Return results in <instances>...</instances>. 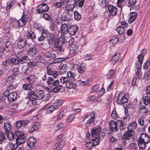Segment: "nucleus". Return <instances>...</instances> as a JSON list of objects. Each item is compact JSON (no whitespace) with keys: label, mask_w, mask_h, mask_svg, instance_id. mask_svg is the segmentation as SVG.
<instances>
[{"label":"nucleus","mask_w":150,"mask_h":150,"mask_svg":"<svg viewBox=\"0 0 150 150\" xmlns=\"http://www.w3.org/2000/svg\"><path fill=\"white\" fill-rule=\"evenodd\" d=\"M120 57L119 53H116L115 54L112 58L111 61L112 64H114L119 59Z\"/></svg>","instance_id":"473e14b6"},{"label":"nucleus","mask_w":150,"mask_h":150,"mask_svg":"<svg viewBox=\"0 0 150 150\" xmlns=\"http://www.w3.org/2000/svg\"><path fill=\"white\" fill-rule=\"evenodd\" d=\"M144 58V56L142 54H140L138 56V62H137L136 63V65H138L139 64H140L142 66V60Z\"/></svg>","instance_id":"ea45409f"},{"label":"nucleus","mask_w":150,"mask_h":150,"mask_svg":"<svg viewBox=\"0 0 150 150\" xmlns=\"http://www.w3.org/2000/svg\"><path fill=\"white\" fill-rule=\"evenodd\" d=\"M117 125L119 128L120 130L122 131L126 129V125L124 123V122L121 120H118L117 121Z\"/></svg>","instance_id":"bb28decb"},{"label":"nucleus","mask_w":150,"mask_h":150,"mask_svg":"<svg viewBox=\"0 0 150 150\" xmlns=\"http://www.w3.org/2000/svg\"><path fill=\"white\" fill-rule=\"evenodd\" d=\"M134 134V132H130L128 131L126 132L122 137V141L123 143L126 142L127 140H129Z\"/></svg>","instance_id":"1a4fd4ad"},{"label":"nucleus","mask_w":150,"mask_h":150,"mask_svg":"<svg viewBox=\"0 0 150 150\" xmlns=\"http://www.w3.org/2000/svg\"><path fill=\"white\" fill-rule=\"evenodd\" d=\"M108 10L112 16H115L117 13V9L112 5H109L108 6Z\"/></svg>","instance_id":"412c9836"},{"label":"nucleus","mask_w":150,"mask_h":150,"mask_svg":"<svg viewBox=\"0 0 150 150\" xmlns=\"http://www.w3.org/2000/svg\"><path fill=\"white\" fill-rule=\"evenodd\" d=\"M117 122H116L114 121L111 120L109 123V126L111 131L114 132H116L118 130Z\"/></svg>","instance_id":"4468645a"},{"label":"nucleus","mask_w":150,"mask_h":150,"mask_svg":"<svg viewBox=\"0 0 150 150\" xmlns=\"http://www.w3.org/2000/svg\"><path fill=\"white\" fill-rule=\"evenodd\" d=\"M36 140L32 137H30L29 138V147L33 149H34L35 147V144L36 143Z\"/></svg>","instance_id":"6ab92c4d"},{"label":"nucleus","mask_w":150,"mask_h":150,"mask_svg":"<svg viewBox=\"0 0 150 150\" xmlns=\"http://www.w3.org/2000/svg\"><path fill=\"white\" fill-rule=\"evenodd\" d=\"M30 88L29 87V104L30 106L36 104V100H42L45 97V95L43 91H40L37 92L35 95L36 89L35 88L31 86H30Z\"/></svg>","instance_id":"f257e3e1"},{"label":"nucleus","mask_w":150,"mask_h":150,"mask_svg":"<svg viewBox=\"0 0 150 150\" xmlns=\"http://www.w3.org/2000/svg\"><path fill=\"white\" fill-rule=\"evenodd\" d=\"M63 103L61 100H57V101L54 103L53 105L55 109L58 108L59 106H61L62 104Z\"/></svg>","instance_id":"09e8293b"},{"label":"nucleus","mask_w":150,"mask_h":150,"mask_svg":"<svg viewBox=\"0 0 150 150\" xmlns=\"http://www.w3.org/2000/svg\"><path fill=\"white\" fill-rule=\"evenodd\" d=\"M128 101V100L127 98H125V96H123L120 100L117 101V102L120 105H122V104L127 103Z\"/></svg>","instance_id":"4c0bfd02"},{"label":"nucleus","mask_w":150,"mask_h":150,"mask_svg":"<svg viewBox=\"0 0 150 150\" xmlns=\"http://www.w3.org/2000/svg\"><path fill=\"white\" fill-rule=\"evenodd\" d=\"M18 57L17 58H12L11 59H10V63H11L12 64L16 65H17L19 64L20 63V59H19V57Z\"/></svg>","instance_id":"f704fd0d"},{"label":"nucleus","mask_w":150,"mask_h":150,"mask_svg":"<svg viewBox=\"0 0 150 150\" xmlns=\"http://www.w3.org/2000/svg\"><path fill=\"white\" fill-rule=\"evenodd\" d=\"M37 11L39 13H42L47 11L49 10V7L45 4H41L38 5Z\"/></svg>","instance_id":"6e6552de"},{"label":"nucleus","mask_w":150,"mask_h":150,"mask_svg":"<svg viewBox=\"0 0 150 150\" xmlns=\"http://www.w3.org/2000/svg\"><path fill=\"white\" fill-rule=\"evenodd\" d=\"M13 75L15 76H17L19 74V72L17 68H14L12 70Z\"/></svg>","instance_id":"e2e57ef3"},{"label":"nucleus","mask_w":150,"mask_h":150,"mask_svg":"<svg viewBox=\"0 0 150 150\" xmlns=\"http://www.w3.org/2000/svg\"><path fill=\"white\" fill-rule=\"evenodd\" d=\"M26 41L24 38H20L18 41L17 43V46L19 49H21L25 45Z\"/></svg>","instance_id":"b1692460"},{"label":"nucleus","mask_w":150,"mask_h":150,"mask_svg":"<svg viewBox=\"0 0 150 150\" xmlns=\"http://www.w3.org/2000/svg\"><path fill=\"white\" fill-rule=\"evenodd\" d=\"M17 145L13 144L12 142H10L7 145L6 148L7 150H16Z\"/></svg>","instance_id":"c756f323"},{"label":"nucleus","mask_w":150,"mask_h":150,"mask_svg":"<svg viewBox=\"0 0 150 150\" xmlns=\"http://www.w3.org/2000/svg\"><path fill=\"white\" fill-rule=\"evenodd\" d=\"M71 15L67 12H64L62 13L61 15L62 20L64 21H68L71 19Z\"/></svg>","instance_id":"a211bd4d"},{"label":"nucleus","mask_w":150,"mask_h":150,"mask_svg":"<svg viewBox=\"0 0 150 150\" xmlns=\"http://www.w3.org/2000/svg\"><path fill=\"white\" fill-rule=\"evenodd\" d=\"M137 126V123L135 121H133L129 123L127 126L128 131L130 132H134V131L135 129Z\"/></svg>","instance_id":"9b49d317"},{"label":"nucleus","mask_w":150,"mask_h":150,"mask_svg":"<svg viewBox=\"0 0 150 150\" xmlns=\"http://www.w3.org/2000/svg\"><path fill=\"white\" fill-rule=\"evenodd\" d=\"M144 120V117L142 116L139 117L138 120V123L140 125L142 126L143 128H145L146 125V123L145 121Z\"/></svg>","instance_id":"cd10ccee"},{"label":"nucleus","mask_w":150,"mask_h":150,"mask_svg":"<svg viewBox=\"0 0 150 150\" xmlns=\"http://www.w3.org/2000/svg\"><path fill=\"white\" fill-rule=\"evenodd\" d=\"M116 30L118 34L120 35L122 34L125 31V29L120 26L117 27L116 28Z\"/></svg>","instance_id":"864d4df0"},{"label":"nucleus","mask_w":150,"mask_h":150,"mask_svg":"<svg viewBox=\"0 0 150 150\" xmlns=\"http://www.w3.org/2000/svg\"><path fill=\"white\" fill-rule=\"evenodd\" d=\"M101 129V128L100 126L93 129L91 133L92 137H95L98 136L101 137L100 136L101 133L100 132Z\"/></svg>","instance_id":"9d476101"},{"label":"nucleus","mask_w":150,"mask_h":150,"mask_svg":"<svg viewBox=\"0 0 150 150\" xmlns=\"http://www.w3.org/2000/svg\"><path fill=\"white\" fill-rule=\"evenodd\" d=\"M27 65H23L21 68V71L24 74L26 73L28 69V63L27 64Z\"/></svg>","instance_id":"69168bd1"},{"label":"nucleus","mask_w":150,"mask_h":150,"mask_svg":"<svg viewBox=\"0 0 150 150\" xmlns=\"http://www.w3.org/2000/svg\"><path fill=\"white\" fill-rule=\"evenodd\" d=\"M4 50L6 52H9L13 49L12 43L9 40H7L5 43Z\"/></svg>","instance_id":"f3484780"},{"label":"nucleus","mask_w":150,"mask_h":150,"mask_svg":"<svg viewBox=\"0 0 150 150\" xmlns=\"http://www.w3.org/2000/svg\"><path fill=\"white\" fill-rule=\"evenodd\" d=\"M118 41V38L114 36L112 37V39L110 40V43L113 45L116 44Z\"/></svg>","instance_id":"37998d69"},{"label":"nucleus","mask_w":150,"mask_h":150,"mask_svg":"<svg viewBox=\"0 0 150 150\" xmlns=\"http://www.w3.org/2000/svg\"><path fill=\"white\" fill-rule=\"evenodd\" d=\"M74 19L76 20H79L81 18V15L78 11H75L74 12Z\"/></svg>","instance_id":"a18cd8bd"},{"label":"nucleus","mask_w":150,"mask_h":150,"mask_svg":"<svg viewBox=\"0 0 150 150\" xmlns=\"http://www.w3.org/2000/svg\"><path fill=\"white\" fill-rule=\"evenodd\" d=\"M75 5L74 4H69L66 7V10L67 11H73L74 7Z\"/></svg>","instance_id":"79ce46f5"},{"label":"nucleus","mask_w":150,"mask_h":150,"mask_svg":"<svg viewBox=\"0 0 150 150\" xmlns=\"http://www.w3.org/2000/svg\"><path fill=\"white\" fill-rule=\"evenodd\" d=\"M150 142L149 136L146 134L142 133L141 134L138 141V145L140 148L143 149H145L146 144Z\"/></svg>","instance_id":"f03ea898"},{"label":"nucleus","mask_w":150,"mask_h":150,"mask_svg":"<svg viewBox=\"0 0 150 150\" xmlns=\"http://www.w3.org/2000/svg\"><path fill=\"white\" fill-rule=\"evenodd\" d=\"M78 83L81 86H84L88 85L90 83V81L88 79L86 80L85 81L79 80L78 81Z\"/></svg>","instance_id":"de8ad7c7"},{"label":"nucleus","mask_w":150,"mask_h":150,"mask_svg":"<svg viewBox=\"0 0 150 150\" xmlns=\"http://www.w3.org/2000/svg\"><path fill=\"white\" fill-rule=\"evenodd\" d=\"M11 126L8 123H5L4 125V128L6 132L8 133L11 129Z\"/></svg>","instance_id":"c03bdc74"},{"label":"nucleus","mask_w":150,"mask_h":150,"mask_svg":"<svg viewBox=\"0 0 150 150\" xmlns=\"http://www.w3.org/2000/svg\"><path fill=\"white\" fill-rule=\"evenodd\" d=\"M136 77L139 79H140L142 76V73L141 71L142 66L140 65V64H139L138 65H136Z\"/></svg>","instance_id":"dca6fc26"},{"label":"nucleus","mask_w":150,"mask_h":150,"mask_svg":"<svg viewBox=\"0 0 150 150\" xmlns=\"http://www.w3.org/2000/svg\"><path fill=\"white\" fill-rule=\"evenodd\" d=\"M62 142L61 141L55 145V146H56L55 150H60L63 148L64 145L63 144H62Z\"/></svg>","instance_id":"3c124183"},{"label":"nucleus","mask_w":150,"mask_h":150,"mask_svg":"<svg viewBox=\"0 0 150 150\" xmlns=\"http://www.w3.org/2000/svg\"><path fill=\"white\" fill-rule=\"evenodd\" d=\"M126 0H117V6L120 8L123 7L124 4Z\"/></svg>","instance_id":"5fc2aeb1"},{"label":"nucleus","mask_w":150,"mask_h":150,"mask_svg":"<svg viewBox=\"0 0 150 150\" xmlns=\"http://www.w3.org/2000/svg\"><path fill=\"white\" fill-rule=\"evenodd\" d=\"M90 114L91 117L86 123V125L88 126L94 121L95 117V112L93 111L90 113Z\"/></svg>","instance_id":"4be33fe9"},{"label":"nucleus","mask_w":150,"mask_h":150,"mask_svg":"<svg viewBox=\"0 0 150 150\" xmlns=\"http://www.w3.org/2000/svg\"><path fill=\"white\" fill-rule=\"evenodd\" d=\"M78 30V27L76 25H73L69 28L68 31L70 35H74L76 33Z\"/></svg>","instance_id":"aec40b11"},{"label":"nucleus","mask_w":150,"mask_h":150,"mask_svg":"<svg viewBox=\"0 0 150 150\" xmlns=\"http://www.w3.org/2000/svg\"><path fill=\"white\" fill-rule=\"evenodd\" d=\"M64 43L57 41H56L54 45V47L56 49V51L59 53L63 52L65 49Z\"/></svg>","instance_id":"0eeeda50"},{"label":"nucleus","mask_w":150,"mask_h":150,"mask_svg":"<svg viewBox=\"0 0 150 150\" xmlns=\"http://www.w3.org/2000/svg\"><path fill=\"white\" fill-rule=\"evenodd\" d=\"M16 5V2L12 1L7 3L6 7L7 11H9L11 7H14Z\"/></svg>","instance_id":"e433bc0d"},{"label":"nucleus","mask_w":150,"mask_h":150,"mask_svg":"<svg viewBox=\"0 0 150 150\" xmlns=\"http://www.w3.org/2000/svg\"><path fill=\"white\" fill-rule=\"evenodd\" d=\"M142 99L144 100V103L145 105H148L150 102V97L148 96H144Z\"/></svg>","instance_id":"49530a36"},{"label":"nucleus","mask_w":150,"mask_h":150,"mask_svg":"<svg viewBox=\"0 0 150 150\" xmlns=\"http://www.w3.org/2000/svg\"><path fill=\"white\" fill-rule=\"evenodd\" d=\"M63 4L62 2H56L53 4V6L56 8H60Z\"/></svg>","instance_id":"bf43d9fd"},{"label":"nucleus","mask_w":150,"mask_h":150,"mask_svg":"<svg viewBox=\"0 0 150 150\" xmlns=\"http://www.w3.org/2000/svg\"><path fill=\"white\" fill-rule=\"evenodd\" d=\"M10 93L9 91L7 90L4 92L3 95H0V110L3 108V102H6V100Z\"/></svg>","instance_id":"39448f33"},{"label":"nucleus","mask_w":150,"mask_h":150,"mask_svg":"<svg viewBox=\"0 0 150 150\" xmlns=\"http://www.w3.org/2000/svg\"><path fill=\"white\" fill-rule=\"evenodd\" d=\"M28 17L25 15L22 18L19 19L18 21L19 27H22L25 25L26 21H28Z\"/></svg>","instance_id":"2eb2a0df"},{"label":"nucleus","mask_w":150,"mask_h":150,"mask_svg":"<svg viewBox=\"0 0 150 150\" xmlns=\"http://www.w3.org/2000/svg\"><path fill=\"white\" fill-rule=\"evenodd\" d=\"M79 47L77 45L72 44L70 47V54L72 56L76 54L78 50Z\"/></svg>","instance_id":"f8f14e48"},{"label":"nucleus","mask_w":150,"mask_h":150,"mask_svg":"<svg viewBox=\"0 0 150 150\" xmlns=\"http://www.w3.org/2000/svg\"><path fill=\"white\" fill-rule=\"evenodd\" d=\"M36 79L34 76L33 75H30L29 77V89L30 88V86L31 85L33 86V88H35V85L34 83L35 82Z\"/></svg>","instance_id":"a878e982"},{"label":"nucleus","mask_w":150,"mask_h":150,"mask_svg":"<svg viewBox=\"0 0 150 150\" xmlns=\"http://www.w3.org/2000/svg\"><path fill=\"white\" fill-rule=\"evenodd\" d=\"M84 66L80 65L77 69L78 72L80 73L83 74L84 71Z\"/></svg>","instance_id":"0e129e2a"},{"label":"nucleus","mask_w":150,"mask_h":150,"mask_svg":"<svg viewBox=\"0 0 150 150\" xmlns=\"http://www.w3.org/2000/svg\"><path fill=\"white\" fill-rule=\"evenodd\" d=\"M93 138L92 139L93 142L91 144V142H89V144H91V146H92V144H93L94 146H96L98 145L99 139H103V136H102V137H99L98 136L96 137H92Z\"/></svg>","instance_id":"c85d7f7f"},{"label":"nucleus","mask_w":150,"mask_h":150,"mask_svg":"<svg viewBox=\"0 0 150 150\" xmlns=\"http://www.w3.org/2000/svg\"><path fill=\"white\" fill-rule=\"evenodd\" d=\"M137 15V13L135 12H132L130 13L129 17L128 20L129 23H132L135 20Z\"/></svg>","instance_id":"393cba45"},{"label":"nucleus","mask_w":150,"mask_h":150,"mask_svg":"<svg viewBox=\"0 0 150 150\" xmlns=\"http://www.w3.org/2000/svg\"><path fill=\"white\" fill-rule=\"evenodd\" d=\"M7 137L10 141L12 140L15 137L14 134L12 132H9L7 134Z\"/></svg>","instance_id":"13d9d810"},{"label":"nucleus","mask_w":150,"mask_h":150,"mask_svg":"<svg viewBox=\"0 0 150 150\" xmlns=\"http://www.w3.org/2000/svg\"><path fill=\"white\" fill-rule=\"evenodd\" d=\"M15 78L12 76H9L7 78L6 81L8 83H12L15 80Z\"/></svg>","instance_id":"680f3d73"},{"label":"nucleus","mask_w":150,"mask_h":150,"mask_svg":"<svg viewBox=\"0 0 150 150\" xmlns=\"http://www.w3.org/2000/svg\"><path fill=\"white\" fill-rule=\"evenodd\" d=\"M40 127V124L38 122H36L33 124L32 126L30 127L29 132L31 133L35 130L39 128Z\"/></svg>","instance_id":"5701e85b"},{"label":"nucleus","mask_w":150,"mask_h":150,"mask_svg":"<svg viewBox=\"0 0 150 150\" xmlns=\"http://www.w3.org/2000/svg\"><path fill=\"white\" fill-rule=\"evenodd\" d=\"M66 42L68 43L69 44H72L74 42V39L71 37H66Z\"/></svg>","instance_id":"8fccbe9b"},{"label":"nucleus","mask_w":150,"mask_h":150,"mask_svg":"<svg viewBox=\"0 0 150 150\" xmlns=\"http://www.w3.org/2000/svg\"><path fill=\"white\" fill-rule=\"evenodd\" d=\"M17 96V93L16 92H12L10 93L9 95L8 96L6 101L8 102H11L14 101L16 99Z\"/></svg>","instance_id":"ddd939ff"},{"label":"nucleus","mask_w":150,"mask_h":150,"mask_svg":"<svg viewBox=\"0 0 150 150\" xmlns=\"http://www.w3.org/2000/svg\"><path fill=\"white\" fill-rule=\"evenodd\" d=\"M16 135L17 137L16 139V143L17 145H20L25 142L26 138L22 132L17 131L16 132Z\"/></svg>","instance_id":"20e7f679"},{"label":"nucleus","mask_w":150,"mask_h":150,"mask_svg":"<svg viewBox=\"0 0 150 150\" xmlns=\"http://www.w3.org/2000/svg\"><path fill=\"white\" fill-rule=\"evenodd\" d=\"M59 73L62 74L67 71V66L66 64H61L60 65Z\"/></svg>","instance_id":"7c9ffc66"},{"label":"nucleus","mask_w":150,"mask_h":150,"mask_svg":"<svg viewBox=\"0 0 150 150\" xmlns=\"http://www.w3.org/2000/svg\"><path fill=\"white\" fill-rule=\"evenodd\" d=\"M75 118V115H72L68 117L66 119V122L67 123H69L72 122Z\"/></svg>","instance_id":"603ef678"},{"label":"nucleus","mask_w":150,"mask_h":150,"mask_svg":"<svg viewBox=\"0 0 150 150\" xmlns=\"http://www.w3.org/2000/svg\"><path fill=\"white\" fill-rule=\"evenodd\" d=\"M45 108L47 109L46 113L47 114H50L55 109V108L53 105L48 107V105H45Z\"/></svg>","instance_id":"c9c22d12"},{"label":"nucleus","mask_w":150,"mask_h":150,"mask_svg":"<svg viewBox=\"0 0 150 150\" xmlns=\"http://www.w3.org/2000/svg\"><path fill=\"white\" fill-rule=\"evenodd\" d=\"M11 24L13 25L12 26L15 28L19 27L18 21L15 18H13L12 20Z\"/></svg>","instance_id":"58836bf2"},{"label":"nucleus","mask_w":150,"mask_h":150,"mask_svg":"<svg viewBox=\"0 0 150 150\" xmlns=\"http://www.w3.org/2000/svg\"><path fill=\"white\" fill-rule=\"evenodd\" d=\"M68 77H71L72 78H74L76 76L74 72H72L71 71H68L67 73V74Z\"/></svg>","instance_id":"338daca9"},{"label":"nucleus","mask_w":150,"mask_h":150,"mask_svg":"<svg viewBox=\"0 0 150 150\" xmlns=\"http://www.w3.org/2000/svg\"><path fill=\"white\" fill-rule=\"evenodd\" d=\"M66 36H65L64 35H62L57 41L64 43V42H66Z\"/></svg>","instance_id":"052dcab7"},{"label":"nucleus","mask_w":150,"mask_h":150,"mask_svg":"<svg viewBox=\"0 0 150 150\" xmlns=\"http://www.w3.org/2000/svg\"><path fill=\"white\" fill-rule=\"evenodd\" d=\"M48 85L50 87H54L53 89V92L54 93L57 92L62 88V85L59 84V80H55L52 77H49L47 81Z\"/></svg>","instance_id":"7ed1b4c3"},{"label":"nucleus","mask_w":150,"mask_h":150,"mask_svg":"<svg viewBox=\"0 0 150 150\" xmlns=\"http://www.w3.org/2000/svg\"><path fill=\"white\" fill-rule=\"evenodd\" d=\"M28 60V56H24L20 59V63L22 64L23 63L27 62Z\"/></svg>","instance_id":"4d7b16f0"},{"label":"nucleus","mask_w":150,"mask_h":150,"mask_svg":"<svg viewBox=\"0 0 150 150\" xmlns=\"http://www.w3.org/2000/svg\"><path fill=\"white\" fill-rule=\"evenodd\" d=\"M111 117L114 120H116L117 117V114L115 110H114L111 114Z\"/></svg>","instance_id":"774afa93"},{"label":"nucleus","mask_w":150,"mask_h":150,"mask_svg":"<svg viewBox=\"0 0 150 150\" xmlns=\"http://www.w3.org/2000/svg\"><path fill=\"white\" fill-rule=\"evenodd\" d=\"M6 137L4 134L0 132V144H2L4 141Z\"/></svg>","instance_id":"6e6d98bb"},{"label":"nucleus","mask_w":150,"mask_h":150,"mask_svg":"<svg viewBox=\"0 0 150 150\" xmlns=\"http://www.w3.org/2000/svg\"><path fill=\"white\" fill-rule=\"evenodd\" d=\"M37 51L35 48H30L29 51V55L30 56H33L37 53Z\"/></svg>","instance_id":"a19ab883"},{"label":"nucleus","mask_w":150,"mask_h":150,"mask_svg":"<svg viewBox=\"0 0 150 150\" xmlns=\"http://www.w3.org/2000/svg\"><path fill=\"white\" fill-rule=\"evenodd\" d=\"M61 30V33L64 34L67 33L68 29V26L66 24H62L60 26Z\"/></svg>","instance_id":"72a5a7b5"},{"label":"nucleus","mask_w":150,"mask_h":150,"mask_svg":"<svg viewBox=\"0 0 150 150\" xmlns=\"http://www.w3.org/2000/svg\"><path fill=\"white\" fill-rule=\"evenodd\" d=\"M47 41L49 44L53 45L54 39V36L53 34H49L47 36Z\"/></svg>","instance_id":"2f4dec72"},{"label":"nucleus","mask_w":150,"mask_h":150,"mask_svg":"<svg viewBox=\"0 0 150 150\" xmlns=\"http://www.w3.org/2000/svg\"><path fill=\"white\" fill-rule=\"evenodd\" d=\"M60 82L62 83L66 84L67 87L72 88H73L72 83L70 80L69 78L68 77H62L60 79Z\"/></svg>","instance_id":"423d86ee"}]
</instances>
